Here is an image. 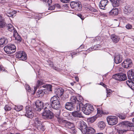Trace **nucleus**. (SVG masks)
<instances>
[{
    "label": "nucleus",
    "instance_id": "obj_1",
    "mask_svg": "<svg viewBox=\"0 0 134 134\" xmlns=\"http://www.w3.org/2000/svg\"><path fill=\"white\" fill-rule=\"evenodd\" d=\"M64 101L63 103H62L60 102L59 97L58 96H54L51 98L50 100L51 104H49V105H51V107L54 109H60L65 103L64 100Z\"/></svg>",
    "mask_w": 134,
    "mask_h": 134
},
{
    "label": "nucleus",
    "instance_id": "obj_2",
    "mask_svg": "<svg viewBox=\"0 0 134 134\" xmlns=\"http://www.w3.org/2000/svg\"><path fill=\"white\" fill-rule=\"evenodd\" d=\"M78 110H82L86 115H89L94 110L93 106L89 104H86L84 106L82 103L79 104V109Z\"/></svg>",
    "mask_w": 134,
    "mask_h": 134
},
{
    "label": "nucleus",
    "instance_id": "obj_3",
    "mask_svg": "<svg viewBox=\"0 0 134 134\" xmlns=\"http://www.w3.org/2000/svg\"><path fill=\"white\" fill-rule=\"evenodd\" d=\"M47 107L44 109V110L42 113V118L46 119H52L54 117L53 113L49 109L51 108V105L47 103L46 104Z\"/></svg>",
    "mask_w": 134,
    "mask_h": 134
},
{
    "label": "nucleus",
    "instance_id": "obj_4",
    "mask_svg": "<svg viewBox=\"0 0 134 134\" xmlns=\"http://www.w3.org/2000/svg\"><path fill=\"white\" fill-rule=\"evenodd\" d=\"M121 126L124 128L122 129H118L117 132L118 134H123L125 133L128 130H133L131 129L130 126H132V124H130L127 121H124L121 122Z\"/></svg>",
    "mask_w": 134,
    "mask_h": 134
},
{
    "label": "nucleus",
    "instance_id": "obj_5",
    "mask_svg": "<svg viewBox=\"0 0 134 134\" xmlns=\"http://www.w3.org/2000/svg\"><path fill=\"white\" fill-rule=\"evenodd\" d=\"M83 100L82 97L79 94L76 96H72L71 97L70 99V101L71 103L74 105L75 104H77V110H78V107H79V104L82 103L81 102Z\"/></svg>",
    "mask_w": 134,
    "mask_h": 134
},
{
    "label": "nucleus",
    "instance_id": "obj_6",
    "mask_svg": "<svg viewBox=\"0 0 134 134\" xmlns=\"http://www.w3.org/2000/svg\"><path fill=\"white\" fill-rule=\"evenodd\" d=\"M4 50L7 54H11L16 51V49L15 46L14 44H10L4 47Z\"/></svg>",
    "mask_w": 134,
    "mask_h": 134
},
{
    "label": "nucleus",
    "instance_id": "obj_7",
    "mask_svg": "<svg viewBox=\"0 0 134 134\" xmlns=\"http://www.w3.org/2000/svg\"><path fill=\"white\" fill-rule=\"evenodd\" d=\"M76 125L82 133H85V132H86V129L88 127L85 122L82 121H77Z\"/></svg>",
    "mask_w": 134,
    "mask_h": 134
},
{
    "label": "nucleus",
    "instance_id": "obj_8",
    "mask_svg": "<svg viewBox=\"0 0 134 134\" xmlns=\"http://www.w3.org/2000/svg\"><path fill=\"white\" fill-rule=\"evenodd\" d=\"M118 117L114 116H109L107 118V122L109 125H114L118 122Z\"/></svg>",
    "mask_w": 134,
    "mask_h": 134
},
{
    "label": "nucleus",
    "instance_id": "obj_9",
    "mask_svg": "<svg viewBox=\"0 0 134 134\" xmlns=\"http://www.w3.org/2000/svg\"><path fill=\"white\" fill-rule=\"evenodd\" d=\"M71 8L76 11H79L82 9V5L79 2H71L70 3Z\"/></svg>",
    "mask_w": 134,
    "mask_h": 134
},
{
    "label": "nucleus",
    "instance_id": "obj_10",
    "mask_svg": "<svg viewBox=\"0 0 134 134\" xmlns=\"http://www.w3.org/2000/svg\"><path fill=\"white\" fill-rule=\"evenodd\" d=\"M112 78L119 81H123L127 79L126 74L123 73H119L113 75Z\"/></svg>",
    "mask_w": 134,
    "mask_h": 134
},
{
    "label": "nucleus",
    "instance_id": "obj_11",
    "mask_svg": "<svg viewBox=\"0 0 134 134\" xmlns=\"http://www.w3.org/2000/svg\"><path fill=\"white\" fill-rule=\"evenodd\" d=\"M4 27L7 29L8 30L10 31H12L14 29L13 26L10 24H6V25L5 26L4 21L0 16V27L3 28Z\"/></svg>",
    "mask_w": 134,
    "mask_h": 134
},
{
    "label": "nucleus",
    "instance_id": "obj_12",
    "mask_svg": "<svg viewBox=\"0 0 134 134\" xmlns=\"http://www.w3.org/2000/svg\"><path fill=\"white\" fill-rule=\"evenodd\" d=\"M44 107L43 103L41 101L38 100L35 102V104L33 105V109L35 111H40Z\"/></svg>",
    "mask_w": 134,
    "mask_h": 134
},
{
    "label": "nucleus",
    "instance_id": "obj_13",
    "mask_svg": "<svg viewBox=\"0 0 134 134\" xmlns=\"http://www.w3.org/2000/svg\"><path fill=\"white\" fill-rule=\"evenodd\" d=\"M16 57L20 60H25L27 58V54L25 52L23 51H20L16 53Z\"/></svg>",
    "mask_w": 134,
    "mask_h": 134
},
{
    "label": "nucleus",
    "instance_id": "obj_14",
    "mask_svg": "<svg viewBox=\"0 0 134 134\" xmlns=\"http://www.w3.org/2000/svg\"><path fill=\"white\" fill-rule=\"evenodd\" d=\"M26 113L25 116L27 117L32 118L34 116V114L32 111L31 107L29 105L25 107Z\"/></svg>",
    "mask_w": 134,
    "mask_h": 134
},
{
    "label": "nucleus",
    "instance_id": "obj_15",
    "mask_svg": "<svg viewBox=\"0 0 134 134\" xmlns=\"http://www.w3.org/2000/svg\"><path fill=\"white\" fill-rule=\"evenodd\" d=\"M132 62L131 59L128 58L121 63L122 66L126 68H129L132 65Z\"/></svg>",
    "mask_w": 134,
    "mask_h": 134
},
{
    "label": "nucleus",
    "instance_id": "obj_16",
    "mask_svg": "<svg viewBox=\"0 0 134 134\" xmlns=\"http://www.w3.org/2000/svg\"><path fill=\"white\" fill-rule=\"evenodd\" d=\"M72 115L73 117L75 118L73 119L74 120L77 121L79 120V118L83 117L81 113L79 111H74L72 112Z\"/></svg>",
    "mask_w": 134,
    "mask_h": 134
},
{
    "label": "nucleus",
    "instance_id": "obj_17",
    "mask_svg": "<svg viewBox=\"0 0 134 134\" xmlns=\"http://www.w3.org/2000/svg\"><path fill=\"white\" fill-rule=\"evenodd\" d=\"M65 123L66 125L68 126V128L71 130L72 133L74 134L76 133L77 131L75 129L74 124L72 123L67 121H66Z\"/></svg>",
    "mask_w": 134,
    "mask_h": 134
},
{
    "label": "nucleus",
    "instance_id": "obj_18",
    "mask_svg": "<svg viewBox=\"0 0 134 134\" xmlns=\"http://www.w3.org/2000/svg\"><path fill=\"white\" fill-rule=\"evenodd\" d=\"M123 57L122 55L119 54H116L114 56V61L116 64L120 63L122 61Z\"/></svg>",
    "mask_w": 134,
    "mask_h": 134
},
{
    "label": "nucleus",
    "instance_id": "obj_19",
    "mask_svg": "<svg viewBox=\"0 0 134 134\" xmlns=\"http://www.w3.org/2000/svg\"><path fill=\"white\" fill-rule=\"evenodd\" d=\"M133 11V8L132 6L129 5L125 6L124 9V13L125 14H128Z\"/></svg>",
    "mask_w": 134,
    "mask_h": 134
},
{
    "label": "nucleus",
    "instance_id": "obj_20",
    "mask_svg": "<svg viewBox=\"0 0 134 134\" xmlns=\"http://www.w3.org/2000/svg\"><path fill=\"white\" fill-rule=\"evenodd\" d=\"M127 77L129 80L134 81V70H131L127 72Z\"/></svg>",
    "mask_w": 134,
    "mask_h": 134
},
{
    "label": "nucleus",
    "instance_id": "obj_21",
    "mask_svg": "<svg viewBox=\"0 0 134 134\" xmlns=\"http://www.w3.org/2000/svg\"><path fill=\"white\" fill-rule=\"evenodd\" d=\"M108 3V1L107 0H101L99 4V7L101 9H104Z\"/></svg>",
    "mask_w": 134,
    "mask_h": 134
},
{
    "label": "nucleus",
    "instance_id": "obj_22",
    "mask_svg": "<svg viewBox=\"0 0 134 134\" xmlns=\"http://www.w3.org/2000/svg\"><path fill=\"white\" fill-rule=\"evenodd\" d=\"M8 40L5 37H3L0 39V47H2L8 43Z\"/></svg>",
    "mask_w": 134,
    "mask_h": 134
},
{
    "label": "nucleus",
    "instance_id": "obj_23",
    "mask_svg": "<svg viewBox=\"0 0 134 134\" xmlns=\"http://www.w3.org/2000/svg\"><path fill=\"white\" fill-rule=\"evenodd\" d=\"M74 106V105L71 103V102H67L65 104V107L67 109L71 110H72Z\"/></svg>",
    "mask_w": 134,
    "mask_h": 134
},
{
    "label": "nucleus",
    "instance_id": "obj_24",
    "mask_svg": "<svg viewBox=\"0 0 134 134\" xmlns=\"http://www.w3.org/2000/svg\"><path fill=\"white\" fill-rule=\"evenodd\" d=\"M98 128L100 130H103L105 128L106 126L105 123L103 121L99 122L97 124Z\"/></svg>",
    "mask_w": 134,
    "mask_h": 134
},
{
    "label": "nucleus",
    "instance_id": "obj_25",
    "mask_svg": "<svg viewBox=\"0 0 134 134\" xmlns=\"http://www.w3.org/2000/svg\"><path fill=\"white\" fill-rule=\"evenodd\" d=\"M95 132V130L92 127H88L86 129V132H85L84 134H94Z\"/></svg>",
    "mask_w": 134,
    "mask_h": 134
},
{
    "label": "nucleus",
    "instance_id": "obj_26",
    "mask_svg": "<svg viewBox=\"0 0 134 134\" xmlns=\"http://www.w3.org/2000/svg\"><path fill=\"white\" fill-rule=\"evenodd\" d=\"M64 90L62 88H59L57 89L55 91V93L57 95V96L61 97L63 94Z\"/></svg>",
    "mask_w": 134,
    "mask_h": 134
},
{
    "label": "nucleus",
    "instance_id": "obj_27",
    "mask_svg": "<svg viewBox=\"0 0 134 134\" xmlns=\"http://www.w3.org/2000/svg\"><path fill=\"white\" fill-rule=\"evenodd\" d=\"M113 6L114 7H117L119 5L120 0H109Z\"/></svg>",
    "mask_w": 134,
    "mask_h": 134
},
{
    "label": "nucleus",
    "instance_id": "obj_28",
    "mask_svg": "<svg viewBox=\"0 0 134 134\" xmlns=\"http://www.w3.org/2000/svg\"><path fill=\"white\" fill-rule=\"evenodd\" d=\"M133 81L131 80H128L126 81V82L129 87L131 89L134 90V83L133 82Z\"/></svg>",
    "mask_w": 134,
    "mask_h": 134
},
{
    "label": "nucleus",
    "instance_id": "obj_29",
    "mask_svg": "<svg viewBox=\"0 0 134 134\" xmlns=\"http://www.w3.org/2000/svg\"><path fill=\"white\" fill-rule=\"evenodd\" d=\"M133 81L131 80H128L126 81V82L129 87L131 89L134 90V83L133 82Z\"/></svg>",
    "mask_w": 134,
    "mask_h": 134
},
{
    "label": "nucleus",
    "instance_id": "obj_30",
    "mask_svg": "<svg viewBox=\"0 0 134 134\" xmlns=\"http://www.w3.org/2000/svg\"><path fill=\"white\" fill-rule=\"evenodd\" d=\"M111 38L114 42L115 43H117L120 39L119 36H116L115 35H111Z\"/></svg>",
    "mask_w": 134,
    "mask_h": 134
},
{
    "label": "nucleus",
    "instance_id": "obj_31",
    "mask_svg": "<svg viewBox=\"0 0 134 134\" xmlns=\"http://www.w3.org/2000/svg\"><path fill=\"white\" fill-rule=\"evenodd\" d=\"M110 15H116L118 14V9L117 8L112 9L109 12Z\"/></svg>",
    "mask_w": 134,
    "mask_h": 134
},
{
    "label": "nucleus",
    "instance_id": "obj_32",
    "mask_svg": "<svg viewBox=\"0 0 134 134\" xmlns=\"http://www.w3.org/2000/svg\"><path fill=\"white\" fill-rule=\"evenodd\" d=\"M34 121L36 127L40 125H41L42 124L41 119L38 118H35L34 120Z\"/></svg>",
    "mask_w": 134,
    "mask_h": 134
},
{
    "label": "nucleus",
    "instance_id": "obj_33",
    "mask_svg": "<svg viewBox=\"0 0 134 134\" xmlns=\"http://www.w3.org/2000/svg\"><path fill=\"white\" fill-rule=\"evenodd\" d=\"M45 93L44 90L39 89L37 92V97H41L43 96Z\"/></svg>",
    "mask_w": 134,
    "mask_h": 134
},
{
    "label": "nucleus",
    "instance_id": "obj_34",
    "mask_svg": "<svg viewBox=\"0 0 134 134\" xmlns=\"http://www.w3.org/2000/svg\"><path fill=\"white\" fill-rule=\"evenodd\" d=\"M83 8L86 10L89 11V8H90L91 7L89 3H88L86 2H85L83 3Z\"/></svg>",
    "mask_w": 134,
    "mask_h": 134
},
{
    "label": "nucleus",
    "instance_id": "obj_35",
    "mask_svg": "<svg viewBox=\"0 0 134 134\" xmlns=\"http://www.w3.org/2000/svg\"><path fill=\"white\" fill-rule=\"evenodd\" d=\"M15 11H10L6 13V15L9 17H12L15 15Z\"/></svg>",
    "mask_w": 134,
    "mask_h": 134
},
{
    "label": "nucleus",
    "instance_id": "obj_36",
    "mask_svg": "<svg viewBox=\"0 0 134 134\" xmlns=\"http://www.w3.org/2000/svg\"><path fill=\"white\" fill-rule=\"evenodd\" d=\"M42 87L46 88L47 90L49 91H52V86L50 84H46L42 86Z\"/></svg>",
    "mask_w": 134,
    "mask_h": 134
},
{
    "label": "nucleus",
    "instance_id": "obj_37",
    "mask_svg": "<svg viewBox=\"0 0 134 134\" xmlns=\"http://www.w3.org/2000/svg\"><path fill=\"white\" fill-rule=\"evenodd\" d=\"M23 108V106L22 105H19L15 106L14 109L16 111H19L22 110Z\"/></svg>",
    "mask_w": 134,
    "mask_h": 134
},
{
    "label": "nucleus",
    "instance_id": "obj_38",
    "mask_svg": "<svg viewBox=\"0 0 134 134\" xmlns=\"http://www.w3.org/2000/svg\"><path fill=\"white\" fill-rule=\"evenodd\" d=\"M36 127L37 129L40 131H44L45 130V127L44 126L42 125V124L41 125L38 126Z\"/></svg>",
    "mask_w": 134,
    "mask_h": 134
},
{
    "label": "nucleus",
    "instance_id": "obj_39",
    "mask_svg": "<svg viewBox=\"0 0 134 134\" xmlns=\"http://www.w3.org/2000/svg\"><path fill=\"white\" fill-rule=\"evenodd\" d=\"M55 110V111H54V112L55 113V116L58 119L60 114V109Z\"/></svg>",
    "mask_w": 134,
    "mask_h": 134
},
{
    "label": "nucleus",
    "instance_id": "obj_40",
    "mask_svg": "<svg viewBox=\"0 0 134 134\" xmlns=\"http://www.w3.org/2000/svg\"><path fill=\"white\" fill-rule=\"evenodd\" d=\"M94 50H93V48L90 47L86 51H85L84 52L82 53V54H84L85 55V57L86 56V55L88 53Z\"/></svg>",
    "mask_w": 134,
    "mask_h": 134
},
{
    "label": "nucleus",
    "instance_id": "obj_41",
    "mask_svg": "<svg viewBox=\"0 0 134 134\" xmlns=\"http://www.w3.org/2000/svg\"><path fill=\"white\" fill-rule=\"evenodd\" d=\"M47 6H49L52 2V0H43Z\"/></svg>",
    "mask_w": 134,
    "mask_h": 134
},
{
    "label": "nucleus",
    "instance_id": "obj_42",
    "mask_svg": "<svg viewBox=\"0 0 134 134\" xmlns=\"http://www.w3.org/2000/svg\"><path fill=\"white\" fill-rule=\"evenodd\" d=\"M26 89L28 92H32L33 89L30 87L28 85H26L25 86Z\"/></svg>",
    "mask_w": 134,
    "mask_h": 134
},
{
    "label": "nucleus",
    "instance_id": "obj_43",
    "mask_svg": "<svg viewBox=\"0 0 134 134\" xmlns=\"http://www.w3.org/2000/svg\"><path fill=\"white\" fill-rule=\"evenodd\" d=\"M97 118L96 116H95L90 118L89 120L90 122L93 123L95 121Z\"/></svg>",
    "mask_w": 134,
    "mask_h": 134
},
{
    "label": "nucleus",
    "instance_id": "obj_44",
    "mask_svg": "<svg viewBox=\"0 0 134 134\" xmlns=\"http://www.w3.org/2000/svg\"><path fill=\"white\" fill-rule=\"evenodd\" d=\"M103 113V111L99 109V108H97V114L99 117H101Z\"/></svg>",
    "mask_w": 134,
    "mask_h": 134
},
{
    "label": "nucleus",
    "instance_id": "obj_45",
    "mask_svg": "<svg viewBox=\"0 0 134 134\" xmlns=\"http://www.w3.org/2000/svg\"><path fill=\"white\" fill-rule=\"evenodd\" d=\"M117 116L120 119L122 120L125 119L126 118V115H123L122 114H117Z\"/></svg>",
    "mask_w": 134,
    "mask_h": 134
},
{
    "label": "nucleus",
    "instance_id": "obj_46",
    "mask_svg": "<svg viewBox=\"0 0 134 134\" xmlns=\"http://www.w3.org/2000/svg\"><path fill=\"white\" fill-rule=\"evenodd\" d=\"M101 48V46L99 44H97L94 45L93 47V50H100Z\"/></svg>",
    "mask_w": 134,
    "mask_h": 134
},
{
    "label": "nucleus",
    "instance_id": "obj_47",
    "mask_svg": "<svg viewBox=\"0 0 134 134\" xmlns=\"http://www.w3.org/2000/svg\"><path fill=\"white\" fill-rule=\"evenodd\" d=\"M43 83L42 80H38L37 82V86L38 87H39L41 85H43Z\"/></svg>",
    "mask_w": 134,
    "mask_h": 134
},
{
    "label": "nucleus",
    "instance_id": "obj_48",
    "mask_svg": "<svg viewBox=\"0 0 134 134\" xmlns=\"http://www.w3.org/2000/svg\"><path fill=\"white\" fill-rule=\"evenodd\" d=\"M14 37H15V39L17 40L19 42H20L21 41V38L19 35L14 36Z\"/></svg>",
    "mask_w": 134,
    "mask_h": 134
},
{
    "label": "nucleus",
    "instance_id": "obj_49",
    "mask_svg": "<svg viewBox=\"0 0 134 134\" xmlns=\"http://www.w3.org/2000/svg\"><path fill=\"white\" fill-rule=\"evenodd\" d=\"M109 90H108L107 89V97H110L111 95V93L112 92V91L109 89Z\"/></svg>",
    "mask_w": 134,
    "mask_h": 134
},
{
    "label": "nucleus",
    "instance_id": "obj_50",
    "mask_svg": "<svg viewBox=\"0 0 134 134\" xmlns=\"http://www.w3.org/2000/svg\"><path fill=\"white\" fill-rule=\"evenodd\" d=\"M77 51L76 52H73L72 53H70L69 55L71 56L72 57V58H73L75 57V55H77Z\"/></svg>",
    "mask_w": 134,
    "mask_h": 134
},
{
    "label": "nucleus",
    "instance_id": "obj_51",
    "mask_svg": "<svg viewBox=\"0 0 134 134\" xmlns=\"http://www.w3.org/2000/svg\"><path fill=\"white\" fill-rule=\"evenodd\" d=\"M132 121L133 122H134V123L133 124L131 122H129L128 121V122L129 123V124H132L131 125H132L130 126V127L131 128V129L132 130L133 129H134V118L132 119Z\"/></svg>",
    "mask_w": 134,
    "mask_h": 134
},
{
    "label": "nucleus",
    "instance_id": "obj_52",
    "mask_svg": "<svg viewBox=\"0 0 134 134\" xmlns=\"http://www.w3.org/2000/svg\"><path fill=\"white\" fill-rule=\"evenodd\" d=\"M77 15L78 17L80 18L82 20H83L85 19V17L84 16L81 14H78Z\"/></svg>",
    "mask_w": 134,
    "mask_h": 134
},
{
    "label": "nucleus",
    "instance_id": "obj_53",
    "mask_svg": "<svg viewBox=\"0 0 134 134\" xmlns=\"http://www.w3.org/2000/svg\"><path fill=\"white\" fill-rule=\"evenodd\" d=\"M126 27L128 29H132V26L130 24H128L126 25Z\"/></svg>",
    "mask_w": 134,
    "mask_h": 134
},
{
    "label": "nucleus",
    "instance_id": "obj_54",
    "mask_svg": "<svg viewBox=\"0 0 134 134\" xmlns=\"http://www.w3.org/2000/svg\"><path fill=\"white\" fill-rule=\"evenodd\" d=\"M11 109V108L8 105H6L5 107V110L6 111H9Z\"/></svg>",
    "mask_w": 134,
    "mask_h": 134
},
{
    "label": "nucleus",
    "instance_id": "obj_55",
    "mask_svg": "<svg viewBox=\"0 0 134 134\" xmlns=\"http://www.w3.org/2000/svg\"><path fill=\"white\" fill-rule=\"evenodd\" d=\"M89 10L94 12H97V10L96 9L92 7L91 6V7L90 8H89Z\"/></svg>",
    "mask_w": 134,
    "mask_h": 134
},
{
    "label": "nucleus",
    "instance_id": "obj_56",
    "mask_svg": "<svg viewBox=\"0 0 134 134\" xmlns=\"http://www.w3.org/2000/svg\"><path fill=\"white\" fill-rule=\"evenodd\" d=\"M101 37L100 36H97L96 37L94 40V42L100 40Z\"/></svg>",
    "mask_w": 134,
    "mask_h": 134
},
{
    "label": "nucleus",
    "instance_id": "obj_57",
    "mask_svg": "<svg viewBox=\"0 0 134 134\" xmlns=\"http://www.w3.org/2000/svg\"><path fill=\"white\" fill-rule=\"evenodd\" d=\"M13 36L14 37L17 35H19L17 31L15 29H14Z\"/></svg>",
    "mask_w": 134,
    "mask_h": 134
},
{
    "label": "nucleus",
    "instance_id": "obj_58",
    "mask_svg": "<svg viewBox=\"0 0 134 134\" xmlns=\"http://www.w3.org/2000/svg\"><path fill=\"white\" fill-rule=\"evenodd\" d=\"M70 0H60L61 2L64 3H68L69 2Z\"/></svg>",
    "mask_w": 134,
    "mask_h": 134
},
{
    "label": "nucleus",
    "instance_id": "obj_59",
    "mask_svg": "<svg viewBox=\"0 0 134 134\" xmlns=\"http://www.w3.org/2000/svg\"><path fill=\"white\" fill-rule=\"evenodd\" d=\"M55 8H57L58 9H60V8L61 7L60 6V5L58 4H55Z\"/></svg>",
    "mask_w": 134,
    "mask_h": 134
},
{
    "label": "nucleus",
    "instance_id": "obj_60",
    "mask_svg": "<svg viewBox=\"0 0 134 134\" xmlns=\"http://www.w3.org/2000/svg\"><path fill=\"white\" fill-rule=\"evenodd\" d=\"M84 47L85 46L84 45L82 44L77 49H79L80 50L81 49H82L84 48Z\"/></svg>",
    "mask_w": 134,
    "mask_h": 134
},
{
    "label": "nucleus",
    "instance_id": "obj_61",
    "mask_svg": "<svg viewBox=\"0 0 134 134\" xmlns=\"http://www.w3.org/2000/svg\"><path fill=\"white\" fill-rule=\"evenodd\" d=\"M35 16V18L36 19H38V20H39L41 18V17H40L38 14H36Z\"/></svg>",
    "mask_w": 134,
    "mask_h": 134
},
{
    "label": "nucleus",
    "instance_id": "obj_62",
    "mask_svg": "<svg viewBox=\"0 0 134 134\" xmlns=\"http://www.w3.org/2000/svg\"><path fill=\"white\" fill-rule=\"evenodd\" d=\"M55 6H51L49 7L48 9L49 10H53L55 9Z\"/></svg>",
    "mask_w": 134,
    "mask_h": 134
},
{
    "label": "nucleus",
    "instance_id": "obj_63",
    "mask_svg": "<svg viewBox=\"0 0 134 134\" xmlns=\"http://www.w3.org/2000/svg\"><path fill=\"white\" fill-rule=\"evenodd\" d=\"M99 84L102 86H103L105 87H106L107 86L103 82L100 83Z\"/></svg>",
    "mask_w": 134,
    "mask_h": 134
},
{
    "label": "nucleus",
    "instance_id": "obj_64",
    "mask_svg": "<svg viewBox=\"0 0 134 134\" xmlns=\"http://www.w3.org/2000/svg\"><path fill=\"white\" fill-rule=\"evenodd\" d=\"M69 93L71 94L72 95H73L74 93V91H69Z\"/></svg>",
    "mask_w": 134,
    "mask_h": 134
}]
</instances>
